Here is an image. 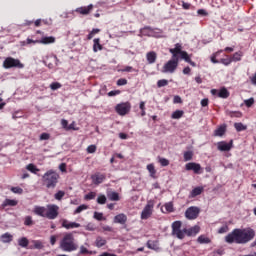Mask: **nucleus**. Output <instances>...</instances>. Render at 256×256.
<instances>
[{"label": "nucleus", "mask_w": 256, "mask_h": 256, "mask_svg": "<svg viewBox=\"0 0 256 256\" xmlns=\"http://www.w3.org/2000/svg\"><path fill=\"white\" fill-rule=\"evenodd\" d=\"M255 239V230L252 228H235L228 235L225 236L224 241L229 245H246Z\"/></svg>", "instance_id": "nucleus-1"}, {"label": "nucleus", "mask_w": 256, "mask_h": 256, "mask_svg": "<svg viewBox=\"0 0 256 256\" xmlns=\"http://www.w3.org/2000/svg\"><path fill=\"white\" fill-rule=\"evenodd\" d=\"M171 59L162 67V73H174L179 67V57H181V44L176 43L174 48L169 49Z\"/></svg>", "instance_id": "nucleus-2"}, {"label": "nucleus", "mask_w": 256, "mask_h": 256, "mask_svg": "<svg viewBox=\"0 0 256 256\" xmlns=\"http://www.w3.org/2000/svg\"><path fill=\"white\" fill-rule=\"evenodd\" d=\"M182 225L183 223L181 221H175L172 223V235L177 237V239H185V235L188 237H195V235L201 231V228L198 225H195L189 229L184 228L181 230Z\"/></svg>", "instance_id": "nucleus-3"}, {"label": "nucleus", "mask_w": 256, "mask_h": 256, "mask_svg": "<svg viewBox=\"0 0 256 256\" xmlns=\"http://www.w3.org/2000/svg\"><path fill=\"white\" fill-rule=\"evenodd\" d=\"M34 215L46 217V219L54 220L59 217V207L56 204H48L45 206H35L33 209Z\"/></svg>", "instance_id": "nucleus-4"}, {"label": "nucleus", "mask_w": 256, "mask_h": 256, "mask_svg": "<svg viewBox=\"0 0 256 256\" xmlns=\"http://www.w3.org/2000/svg\"><path fill=\"white\" fill-rule=\"evenodd\" d=\"M60 249L66 253H72V251H77V249H79L77 242H75V236L73 233L68 232L64 234L60 241Z\"/></svg>", "instance_id": "nucleus-5"}, {"label": "nucleus", "mask_w": 256, "mask_h": 256, "mask_svg": "<svg viewBox=\"0 0 256 256\" xmlns=\"http://www.w3.org/2000/svg\"><path fill=\"white\" fill-rule=\"evenodd\" d=\"M42 183L47 189H55L59 183V173L54 170H48L42 176Z\"/></svg>", "instance_id": "nucleus-6"}, {"label": "nucleus", "mask_w": 256, "mask_h": 256, "mask_svg": "<svg viewBox=\"0 0 256 256\" xmlns=\"http://www.w3.org/2000/svg\"><path fill=\"white\" fill-rule=\"evenodd\" d=\"M3 67L4 69H13V67H16L17 69H23L25 65H23L19 59L7 57L3 62Z\"/></svg>", "instance_id": "nucleus-7"}, {"label": "nucleus", "mask_w": 256, "mask_h": 256, "mask_svg": "<svg viewBox=\"0 0 256 256\" xmlns=\"http://www.w3.org/2000/svg\"><path fill=\"white\" fill-rule=\"evenodd\" d=\"M31 43H33L34 45L36 43H40L41 45H51L55 43V37L43 36L40 40H33L30 38H27L26 41L23 42V45H31Z\"/></svg>", "instance_id": "nucleus-8"}, {"label": "nucleus", "mask_w": 256, "mask_h": 256, "mask_svg": "<svg viewBox=\"0 0 256 256\" xmlns=\"http://www.w3.org/2000/svg\"><path fill=\"white\" fill-rule=\"evenodd\" d=\"M199 213H201V208L197 206H190L185 211V217L189 221H194V219H197L199 217Z\"/></svg>", "instance_id": "nucleus-9"}, {"label": "nucleus", "mask_w": 256, "mask_h": 256, "mask_svg": "<svg viewBox=\"0 0 256 256\" xmlns=\"http://www.w3.org/2000/svg\"><path fill=\"white\" fill-rule=\"evenodd\" d=\"M154 207H155V202H153V200H149L146 206L144 207V209L142 210L141 219L143 220L149 219V217L153 215Z\"/></svg>", "instance_id": "nucleus-10"}, {"label": "nucleus", "mask_w": 256, "mask_h": 256, "mask_svg": "<svg viewBox=\"0 0 256 256\" xmlns=\"http://www.w3.org/2000/svg\"><path fill=\"white\" fill-rule=\"evenodd\" d=\"M115 111L118 115H121L122 117L127 115L129 111H131V103L130 102H122L120 104H117L115 106Z\"/></svg>", "instance_id": "nucleus-11"}, {"label": "nucleus", "mask_w": 256, "mask_h": 256, "mask_svg": "<svg viewBox=\"0 0 256 256\" xmlns=\"http://www.w3.org/2000/svg\"><path fill=\"white\" fill-rule=\"evenodd\" d=\"M186 171H193L195 175H201V164L195 162H189L185 165Z\"/></svg>", "instance_id": "nucleus-12"}, {"label": "nucleus", "mask_w": 256, "mask_h": 256, "mask_svg": "<svg viewBox=\"0 0 256 256\" xmlns=\"http://www.w3.org/2000/svg\"><path fill=\"white\" fill-rule=\"evenodd\" d=\"M211 95H217V97H219L220 99H228L230 93L229 90H227V88L223 87L220 90L212 89Z\"/></svg>", "instance_id": "nucleus-13"}, {"label": "nucleus", "mask_w": 256, "mask_h": 256, "mask_svg": "<svg viewBox=\"0 0 256 256\" xmlns=\"http://www.w3.org/2000/svg\"><path fill=\"white\" fill-rule=\"evenodd\" d=\"M105 179H107V175H105L101 172H96L95 174H93L91 176V180L94 185H101V183H103V181H105Z\"/></svg>", "instance_id": "nucleus-14"}, {"label": "nucleus", "mask_w": 256, "mask_h": 256, "mask_svg": "<svg viewBox=\"0 0 256 256\" xmlns=\"http://www.w3.org/2000/svg\"><path fill=\"white\" fill-rule=\"evenodd\" d=\"M217 149L218 151H229L230 149H233V140H230L229 143H227L226 141L218 142Z\"/></svg>", "instance_id": "nucleus-15"}, {"label": "nucleus", "mask_w": 256, "mask_h": 256, "mask_svg": "<svg viewBox=\"0 0 256 256\" xmlns=\"http://www.w3.org/2000/svg\"><path fill=\"white\" fill-rule=\"evenodd\" d=\"M93 11V4L82 6L75 9V13L79 15H89Z\"/></svg>", "instance_id": "nucleus-16"}, {"label": "nucleus", "mask_w": 256, "mask_h": 256, "mask_svg": "<svg viewBox=\"0 0 256 256\" xmlns=\"http://www.w3.org/2000/svg\"><path fill=\"white\" fill-rule=\"evenodd\" d=\"M62 227L64 229H79V227H81V224L77 223V222H69V220L67 219H62Z\"/></svg>", "instance_id": "nucleus-17"}, {"label": "nucleus", "mask_w": 256, "mask_h": 256, "mask_svg": "<svg viewBox=\"0 0 256 256\" xmlns=\"http://www.w3.org/2000/svg\"><path fill=\"white\" fill-rule=\"evenodd\" d=\"M180 59H184L186 63H189L192 65V67H195V62L191 61V57L187 53V51H183V46L180 45Z\"/></svg>", "instance_id": "nucleus-18"}, {"label": "nucleus", "mask_w": 256, "mask_h": 256, "mask_svg": "<svg viewBox=\"0 0 256 256\" xmlns=\"http://www.w3.org/2000/svg\"><path fill=\"white\" fill-rule=\"evenodd\" d=\"M113 223L125 225L127 223V216L124 213H120L114 217Z\"/></svg>", "instance_id": "nucleus-19"}, {"label": "nucleus", "mask_w": 256, "mask_h": 256, "mask_svg": "<svg viewBox=\"0 0 256 256\" xmlns=\"http://www.w3.org/2000/svg\"><path fill=\"white\" fill-rule=\"evenodd\" d=\"M146 247L151 249L152 251H161V247H159L158 240H148L146 243Z\"/></svg>", "instance_id": "nucleus-20"}, {"label": "nucleus", "mask_w": 256, "mask_h": 256, "mask_svg": "<svg viewBox=\"0 0 256 256\" xmlns=\"http://www.w3.org/2000/svg\"><path fill=\"white\" fill-rule=\"evenodd\" d=\"M17 205H19V201L9 198L5 199L2 203L3 209H5V207H17Z\"/></svg>", "instance_id": "nucleus-21"}, {"label": "nucleus", "mask_w": 256, "mask_h": 256, "mask_svg": "<svg viewBox=\"0 0 256 256\" xmlns=\"http://www.w3.org/2000/svg\"><path fill=\"white\" fill-rule=\"evenodd\" d=\"M146 59L149 63V65H153L155 61H157V52L155 51H150L146 54Z\"/></svg>", "instance_id": "nucleus-22"}, {"label": "nucleus", "mask_w": 256, "mask_h": 256, "mask_svg": "<svg viewBox=\"0 0 256 256\" xmlns=\"http://www.w3.org/2000/svg\"><path fill=\"white\" fill-rule=\"evenodd\" d=\"M93 51L94 53H97V51H103V45H101V39L95 38L93 40Z\"/></svg>", "instance_id": "nucleus-23"}, {"label": "nucleus", "mask_w": 256, "mask_h": 256, "mask_svg": "<svg viewBox=\"0 0 256 256\" xmlns=\"http://www.w3.org/2000/svg\"><path fill=\"white\" fill-rule=\"evenodd\" d=\"M204 190H205V188H203V186H198L190 192V197H192V198L197 197V196L201 195V193H203Z\"/></svg>", "instance_id": "nucleus-24"}, {"label": "nucleus", "mask_w": 256, "mask_h": 256, "mask_svg": "<svg viewBox=\"0 0 256 256\" xmlns=\"http://www.w3.org/2000/svg\"><path fill=\"white\" fill-rule=\"evenodd\" d=\"M107 245V240L101 236H98L95 240V246L98 248L105 247Z\"/></svg>", "instance_id": "nucleus-25"}, {"label": "nucleus", "mask_w": 256, "mask_h": 256, "mask_svg": "<svg viewBox=\"0 0 256 256\" xmlns=\"http://www.w3.org/2000/svg\"><path fill=\"white\" fill-rule=\"evenodd\" d=\"M0 238L2 243H11V241H13V235H11L9 232L2 234Z\"/></svg>", "instance_id": "nucleus-26"}, {"label": "nucleus", "mask_w": 256, "mask_h": 256, "mask_svg": "<svg viewBox=\"0 0 256 256\" xmlns=\"http://www.w3.org/2000/svg\"><path fill=\"white\" fill-rule=\"evenodd\" d=\"M33 246H30V249H43L45 244L41 240H32Z\"/></svg>", "instance_id": "nucleus-27"}, {"label": "nucleus", "mask_w": 256, "mask_h": 256, "mask_svg": "<svg viewBox=\"0 0 256 256\" xmlns=\"http://www.w3.org/2000/svg\"><path fill=\"white\" fill-rule=\"evenodd\" d=\"M198 243H200V245H209V243H211V240L209 239V237L205 236V235H200L197 238Z\"/></svg>", "instance_id": "nucleus-28"}, {"label": "nucleus", "mask_w": 256, "mask_h": 256, "mask_svg": "<svg viewBox=\"0 0 256 256\" xmlns=\"http://www.w3.org/2000/svg\"><path fill=\"white\" fill-rule=\"evenodd\" d=\"M225 131H227V128L225 126H220L214 131V135L215 137H223L225 135Z\"/></svg>", "instance_id": "nucleus-29"}, {"label": "nucleus", "mask_w": 256, "mask_h": 256, "mask_svg": "<svg viewBox=\"0 0 256 256\" xmlns=\"http://www.w3.org/2000/svg\"><path fill=\"white\" fill-rule=\"evenodd\" d=\"M147 171L150 173V177H152V179H155V177H156L155 175H157V170H155V165L148 164Z\"/></svg>", "instance_id": "nucleus-30"}, {"label": "nucleus", "mask_w": 256, "mask_h": 256, "mask_svg": "<svg viewBox=\"0 0 256 256\" xmlns=\"http://www.w3.org/2000/svg\"><path fill=\"white\" fill-rule=\"evenodd\" d=\"M242 57H243V52L238 51V52L234 53L233 56L230 58L232 59V63L233 62L237 63V62L241 61Z\"/></svg>", "instance_id": "nucleus-31"}, {"label": "nucleus", "mask_w": 256, "mask_h": 256, "mask_svg": "<svg viewBox=\"0 0 256 256\" xmlns=\"http://www.w3.org/2000/svg\"><path fill=\"white\" fill-rule=\"evenodd\" d=\"M18 245L23 248L29 247V239L26 237L18 239Z\"/></svg>", "instance_id": "nucleus-32"}, {"label": "nucleus", "mask_w": 256, "mask_h": 256, "mask_svg": "<svg viewBox=\"0 0 256 256\" xmlns=\"http://www.w3.org/2000/svg\"><path fill=\"white\" fill-rule=\"evenodd\" d=\"M234 127L238 133H240V131H247V126L241 122L234 123Z\"/></svg>", "instance_id": "nucleus-33"}, {"label": "nucleus", "mask_w": 256, "mask_h": 256, "mask_svg": "<svg viewBox=\"0 0 256 256\" xmlns=\"http://www.w3.org/2000/svg\"><path fill=\"white\" fill-rule=\"evenodd\" d=\"M26 169L27 171H30V173H34L35 175L39 173V168H37V166H35V164L32 163L28 164L26 166Z\"/></svg>", "instance_id": "nucleus-34"}, {"label": "nucleus", "mask_w": 256, "mask_h": 256, "mask_svg": "<svg viewBox=\"0 0 256 256\" xmlns=\"http://www.w3.org/2000/svg\"><path fill=\"white\" fill-rule=\"evenodd\" d=\"M219 63H222V65H225L227 67L231 65V63H233V60L231 59V57H229V55H226V58L220 59Z\"/></svg>", "instance_id": "nucleus-35"}, {"label": "nucleus", "mask_w": 256, "mask_h": 256, "mask_svg": "<svg viewBox=\"0 0 256 256\" xmlns=\"http://www.w3.org/2000/svg\"><path fill=\"white\" fill-rule=\"evenodd\" d=\"M185 112H183V110H176L172 113L171 117L173 119H181V117H183Z\"/></svg>", "instance_id": "nucleus-36"}, {"label": "nucleus", "mask_w": 256, "mask_h": 256, "mask_svg": "<svg viewBox=\"0 0 256 256\" xmlns=\"http://www.w3.org/2000/svg\"><path fill=\"white\" fill-rule=\"evenodd\" d=\"M227 115H229V117H236L238 119L243 117V113L240 111H227Z\"/></svg>", "instance_id": "nucleus-37"}, {"label": "nucleus", "mask_w": 256, "mask_h": 256, "mask_svg": "<svg viewBox=\"0 0 256 256\" xmlns=\"http://www.w3.org/2000/svg\"><path fill=\"white\" fill-rule=\"evenodd\" d=\"M108 199L110 201H119V193H117V192L108 193Z\"/></svg>", "instance_id": "nucleus-38"}, {"label": "nucleus", "mask_w": 256, "mask_h": 256, "mask_svg": "<svg viewBox=\"0 0 256 256\" xmlns=\"http://www.w3.org/2000/svg\"><path fill=\"white\" fill-rule=\"evenodd\" d=\"M35 224V222H33V217H31V216H26L25 218H24V225L26 226V227H31V225H34Z\"/></svg>", "instance_id": "nucleus-39"}, {"label": "nucleus", "mask_w": 256, "mask_h": 256, "mask_svg": "<svg viewBox=\"0 0 256 256\" xmlns=\"http://www.w3.org/2000/svg\"><path fill=\"white\" fill-rule=\"evenodd\" d=\"M86 209H89V206L82 204L75 209L74 215H78V213H82V211H86Z\"/></svg>", "instance_id": "nucleus-40"}, {"label": "nucleus", "mask_w": 256, "mask_h": 256, "mask_svg": "<svg viewBox=\"0 0 256 256\" xmlns=\"http://www.w3.org/2000/svg\"><path fill=\"white\" fill-rule=\"evenodd\" d=\"M166 213H173L175 211V208H173V202H168L164 205Z\"/></svg>", "instance_id": "nucleus-41"}, {"label": "nucleus", "mask_w": 256, "mask_h": 256, "mask_svg": "<svg viewBox=\"0 0 256 256\" xmlns=\"http://www.w3.org/2000/svg\"><path fill=\"white\" fill-rule=\"evenodd\" d=\"M65 197V191L63 190H59L55 195H54V199H56V201H61V199H63Z\"/></svg>", "instance_id": "nucleus-42"}, {"label": "nucleus", "mask_w": 256, "mask_h": 256, "mask_svg": "<svg viewBox=\"0 0 256 256\" xmlns=\"http://www.w3.org/2000/svg\"><path fill=\"white\" fill-rule=\"evenodd\" d=\"M97 203L99 205H105L107 203V197L105 195L98 196Z\"/></svg>", "instance_id": "nucleus-43"}, {"label": "nucleus", "mask_w": 256, "mask_h": 256, "mask_svg": "<svg viewBox=\"0 0 256 256\" xmlns=\"http://www.w3.org/2000/svg\"><path fill=\"white\" fill-rule=\"evenodd\" d=\"M193 159V151L184 152V161H191Z\"/></svg>", "instance_id": "nucleus-44"}, {"label": "nucleus", "mask_w": 256, "mask_h": 256, "mask_svg": "<svg viewBox=\"0 0 256 256\" xmlns=\"http://www.w3.org/2000/svg\"><path fill=\"white\" fill-rule=\"evenodd\" d=\"M95 197H97V193H95V192H90V193H88V194H86V195L84 196V199H85L86 201H91V200L95 199Z\"/></svg>", "instance_id": "nucleus-45"}, {"label": "nucleus", "mask_w": 256, "mask_h": 256, "mask_svg": "<svg viewBox=\"0 0 256 256\" xmlns=\"http://www.w3.org/2000/svg\"><path fill=\"white\" fill-rule=\"evenodd\" d=\"M167 85H169V81L166 79H161V80H158V82H157V87H159V88L167 87Z\"/></svg>", "instance_id": "nucleus-46"}, {"label": "nucleus", "mask_w": 256, "mask_h": 256, "mask_svg": "<svg viewBox=\"0 0 256 256\" xmlns=\"http://www.w3.org/2000/svg\"><path fill=\"white\" fill-rule=\"evenodd\" d=\"M219 53H223V50H220V51L214 53V54L211 56V61H212V63H214V64L220 63V61L217 60V55H219Z\"/></svg>", "instance_id": "nucleus-47"}, {"label": "nucleus", "mask_w": 256, "mask_h": 256, "mask_svg": "<svg viewBox=\"0 0 256 256\" xmlns=\"http://www.w3.org/2000/svg\"><path fill=\"white\" fill-rule=\"evenodd\" d=\"M50 89H52V91H57V89H61V83H59V82L51 83Z\"/></svg>", "instance_id": "nucleus-48"}, {"label": "nucleus", "mask_w": 256, "mask_h": 256, "mask_svg": "<svg viewBox=\"0 0 256 256\" xmlns=\"http://www.w3.org/2000/svg\"><path fill=\"white\" fill-rule=\"evenodd\" d=\"M10 191H12V193H16L17 195H22L23 188H21V187H12L10 189Z\"/></svg>", "instance_id": "nucleus-49"}, {"label": "nucleus", "mask_w": 256, "mask_h": 256, "mask_svg": "<svg viewBox=\"0 0 256 256\" xmlns=\"http://www.w3.org/2000/svg\"><path fill=\"white\" fill-rule=\"evenodd\" d=\"M159 163L162 167H168L169 160H167L166 158H159Z\"/></svg>", "instance_id": "nucleus-50"}, {"label": "nucleus", "mask_w": 256, "mask_h": 256, "mask_svg": "<svg viewBox=\"0 0 256 256\" xmlns=\"http://www.w3.org/2000/svg\"><path fill=\"white\" fill-rule=\"evenodd\" d=\"M94 219H96L97 221H103V213L101 212H94Z\"/></svg>", "instance_id": "nucleus-51"}, {"label": "nucleus", "mask_w": 256, "mask_h": 256, "mask_svg": "<svg viewBox=\"0 0 256 256\" xmlns=\"http://www.w3.org/2000/svg\"><path fill=\"white\" fill-rule=\"evenodd\" d=\"M80 254L81 255H91V252L85 246H81L80 247Z\"/></svg>", "instance_id": "nucleus-52"}, {"label": "nucleus", "mask_w": 256, "mask_h": 256, "mask_svg": "<svg viewBox=\"0 0 256 256\" xmlns=\"http://www.w3.org/2000/svg\"><path fill=\"white\" fill-rule=\"evenodd\" d=\"M87 153H95L97 151L96 145H89L86 149Z\"/></svg>", "instance_id": "nucleus-53"}, {"label": "nucleus", "mask_w": 256, "mask_h": 256, "mask_svg": "<svg viewBox=\"0 0 256 256\" xmlns=\"http://www.w3.org/2000/svg\"><path fill=\"white\" fill-rule=\"evenodd\" d=\"M51 138V135L49 133H42L40 135V141H48V139Z\"/></svg>", "instance_id": "nucleus-54"}, {"label": "nucleus", "mask_w": 256, "mask_h": 256, "mask_svg": "<svg viewBox=\"0 0 256 256\" xmlns=\"http://www.w3.org/2000/svg\"><path fill=\"white\" fill-rule=\"evenodd\" d=\"M117 85H118V87H121L123 85H127V79H125V78L118 79L117 80Z\"/></svg>", "instance_id": "nucleus-55"}, {"label": "nucleus", "mask_w": 256, "mask_h": 256, "mask_svg": "<svg viewBox=\"0 0 256 256\" xmlns=\"http://www.w3.org/2000/svg\"><path fill=\"white\" fill-rule=\"evenodd\" d=\"M246 107H252L253 106V103H255V99L253 98H250V99H247L244 101Z\"/></svg>", "instance_id": "nucleus-56"}, {"label": "nucleus", "mask_w": 256, "mask_h": 256, "mask_svg": "<svg viewBox=\"0 0 256 256\" xmlns=\"http://www.w3.org/2000/svg\"><path fill=\"white\" fill-rule=\"evenodd\" d=\"M197 13H198V15H201V17H207V15H209L207 10H205V9H199V10H197Z\"/></svg>", "instance_id": "nucleus-57"}, {"label": "nucleus", "mask_w": 256, "mask_h": 256, "mask_svg": "<svg viewBox=\"0 0 256 256\" xmlns=\"http://www.w3.org/2000/svg\"><path fill=\"white\" fill-rule=\"evenodd\" d=\"M227 231H229V226L225 225L219 228L218 233L223 234L227 233Z\"/></svg>", "instance_id": "nucleus-58"}, {"label": "nucleus", "mask_w": 256, "mask_h": 256, "mask_svg": "<svg viewBox=\"0 0 256 256\" xmlns=\"http://www.w3.org/2000/svg\"><path fill=\"white\" fill-rule=\"evenodd\" d=\"M119 93H121V91L119 90H112L108 93V97H115V95H119Z\"/></svg>", "instance_id": "nucleus-59"}, {"label": "nucleus", "mask_w": 256, "mask_h": 256, "mask_svg": "<svg viewBox=\"0 0 256 256\" xmlns=\"http://www.w3.org/2000/svg\"><path fill=\"white\" fill-rule=\"evenodd\" d=\"M86 231H95V226L91 223L85 226Z\"/></svg>", "instance_id": "nucleus-60"}, {"label": "nucleus", "mask_w": 256, "mask_h": 256, "mask_svg": "<svg viewBox=\"0 0 256 256\" xmlns=\"http://www.w3.org/2000/svg\"><path fill=\"white\" fill-rule=\"evenodd\" d=\"M123 73H131L133 71V67L131 66H126L121 70Z\"/></svg>", "instance_id": "nucleus-61"}, {"label": "nucleus", "mask_w": 256, "mask_h": 256, "mask_svg": "<svg viewBox=\"0 0 256 256\" xmlns=\"http://www.w3.org/2000/svg\"><path fill=\"white\" fill-rule=\"evenodd\" d=\"M61 125H62V127H63L64 129L67 130V128L69 127V122H68L67 120H65V119H62V120H61Z\"/></svg>", "instance_id": "nucleus-62"}, {"label": "nucleus", "mask_w": 256, "mask_h": 256, "mask_svg": "<svg viewBox=\"0 0 256 256\" xmlns=\"http://www.w3.org/2000/svg\"><path fill=\"white\" fill-rule=\"evenodd\" d=\"M182 8L185 10H189V9H191V4L183 1Z\"/></svg>", "instance_id": "nucleus-63"}, {"label": "nucleus", "mask_w": 256, "mask_h": 256, "mask_svg": "<svg viewBox=\"0 0 256 256\" xmlns=\"http://www.w3.org/2000/svg\"><path fill=\"white\" fill-rule=\"evenodd\" d=\"M201 105H202V107H207L209 105V99L208 98L202 99Z\"/></svg>", "instance_id": "nucleus-64"}]
</instances>
